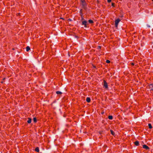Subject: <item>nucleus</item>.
<instances>
[{
  "instance_id": "obj_1",
  "label": "nucleus",
  "mask_w": 153,
  "mask_h": 153,
  "mask_svg": "<svg viewBox=\"0 0 153 153\" xmlns=\"http://www.w3.org/2000/svg\"><path fill=\"white\" fill-rule=\"evenodd\" d=\"M120 21V19H118L115 21V25L116 27H117L118 26V24L119 22Z\"/></svg>"
},
{
  "instance_id": "obj_2",
  "label": "nucleus",
  "mask_w": 153,
  "mask_h": 153,
  "mask_svg": "<svg viewBox=\"0 0 153 153\" xmlns=\"http://www.w3.org/2000/svg\"><path fill=\"white\" fill-rule=\"evenodd\" d=\"M87 24H88V23H87V22L86 21L84 20L82 22V25H84L85 27H87Z\"/></svg>"
},
{
  "instance_id": "obj_3",
  "label": "nucleus",
  "mask_w": 153,
  "mask_h": 153,
  "mask_svg": "<svg viewBox=\"0 0 153 153\" xmlns=\"http://www.w3.org/2000/svg\"><path fill=\"white\" fill-rule=\"evenodd\" d=\"M104 82V86L105 87V88H108V84L106 81L105 80H103Z\"/></svg>"
},
{
  "instance_id": "obj_4",
  "label": "nucleus",
  "mask_w": 153,
  "mask_h": 153,
  "mask_svg": "<svg viewBox=\"0 0 153 153\" xmlns=\"http://www.w3.org/2000/svg\"><path fill=\"white\" fill-rule=\"evenodd\" d=\"M143 148L146 150H149L150 149L146 145H143Z\"/></svg>"
},
{
  "instance_id": "obj_5",
  "label": "nucleus",
  "mask_w": 153,
  "mask_h": 153,
  "mask_svg": "<svg viewBox=\"0 0 153 153\" xmlns=\"http://www.w3.org/2000/svg\"><path fill=\"white\" fill-rule=\"evenodd\" d=\"M147 87L148 88L151 89V90H153V84H151L150 85L147 86Z\"/></svg>"
},
{
  "instance_id": "obj_6",
  "label": "nucleus",
  "mask_w": 153,
  "mask_h": 153,
  "mask_svg": "<svg viewBox=\"0 0 153 153\" xmlns=\"http://www.w3.org/2000/svg\"><path fill=\"white\" fill-rule=\"evenodd\" d=\"M134 144L137 146H138L139 145V142L137 141L134 142Z\"/></svg>"
},
{
  "instance_id": "obj_7",
  "label": "nucleus",
  "mask_w": 153,
  "mask_h": 153,
  "mask_svg": "<svg viewBox=\"0 0 153 153\" xmlns=\"http://www.w3.org/2000/svg\"><path fill=\"white\" fill-rule=\"evenodd\" d=\"M86 101L88 102H90L91 101V99L89 97H88L86 98Z\"/></svg>"
},
{
  "instance_id": "obj_8",
  "label": "nucleus",
  "mask_w": 153,
  "mask_h": 153,
  "mask_svg": "<svg viewBox=\"0 0 153 153\" xmlns=\"http://www.w3.org/2000/svg\"><path fill=\"white\" fill-rule=\"evenodd\" d=\"M31 122V119L30 118H28V120L27 121V122L28 123H30Z\"/></svg>"
},
{
  "instance_id": "obj_9",
  "label": "nucleus",
  "mask_w": 153,
  "mask_h": 153,
  "mask_svg": "<svg viewBox=\"0 0 153 153\" xmlns=\"http://www.w3.org/2000/svg\"><path fill=\"white\" fill-rule=\"evenodd\" d=\"M110 132H111V134L113 135H114L115 134L114 133V131L112 130H110Z\"/></svg>"
},
{
  "instance_id": "obj_10",
  "label": "nucleus",
  "mask_w": 153,
  "mask_h": 153,
  "mask_svg": "<svg viewBox=\"0 0 153 153\" xmlns=\"http://www.w3.org/2000/svg\"><path fill=\"white\" fill-rule=\"evenodd\" d=\"M35 151L36 152H39V148L38 147H36L35 149Z\"/></svg>"
},
{
  "instance_id": "obj_11",
  "label": "nucleus",
  "mask_w": 153,
  "mask_h": 153,
  "mask_svg": "<svg viewBox=\"0 0 153 153\" xmlns=\"http://www.w3.org/2000/svg\"><path fill=\"white\" fill-rule=\"evenodd\" d=\"M88 22L90 24H92L94 23L93 21L91 19L88 20Z\"/></svg>"
},
{
  "instance_id": "obj_12",
  "label": "nucleus",
  "mask_w": 153,
  "mask_h": 153,
  "mask_svg": "<svg viewBox=\"0 0 153 153\" xmlns=\"http://www.w3.org/2000/svg\"><path fill=\"white\" fill-rule=\"evenodd\" d=\"M26 51H29V50H30V47L28 46H27L26 48Z\"/></svg>"
},
{
  "instance_id": "obj_13",
  "label": "nucleus",
  "mask_w": 153,
  "mask_h": 153,
  "mask_svg": "<svg viewBox=\"0 0 153 153\" xmlns=\"http://www.w3.org/2000/svg\"><path fill=\"white\" fill-rule=\"evenodd\" d=\"M56 93L57 94H62V93L59 91H57L56 92Z\"/></svg>"
},
{
  "instance_id": "obj_14",
  "label": "nucleus",
  "mask_w": 153,
  "mask_h": 153,
  "mask_svg": "<svg viewBox=\"0 0 153 153\" xmlns=\"http://www.w3.org/2000/svg\"><path fill=\"white\" fill-rule=\"evenodd\" d=\"M108 118L110 120H112L113 119V116L111 115L108 116Z\"/></svg>"
},
{
  "instance_id": "obj_15",
  "label": "nucleus",
  "mask_w": 153,
  "mask_h": 153,
  "mask_svg": "<svg viewBox=\"0 0 153 153\" xmlns=\"http://www.w3.org/2000/svg\"><path fill=\"white\" fill-rule=\"evenodd\" d=\"M148 126L149 127V128L150 129H151L152 128V126L151 125V124L150 123H149L148 124Z\"/></svg>"
},
{
  "instance_id": "obj_16",
  "label": "nucleus",
  "mask_w": 153,
  "mask_h": 153,
  "mask_svg": "<svg viewBox=\"0 0 153 153\" xmlns=\"http://www.w3.org/2000/svg\"><path fill=\"white\" fill-rule=\"evenodd\" d=\"M33 120L35 123H36L37 122L36 118V117L33 118Z\"/></svg>"
},
{
  "instance_id": "obj_17",
  "label": "nucleus",
  "mask_w": 153,
  "mask_h": 153,
  "mask_svg": "<svg viewBox=\"0 0 153 153\" xmlns=\"http://www.w3.org/2000/svg\"><path fill=\"white\" fill-rule=\"evenodd\" d=\"M80 15H81V16H82V9H81L80 11Z\"/></svg>"
},
{
  "instance_id": "obj_18",
  "label": "nucleus",
  "mask_w": 153,
  "mask_h": 153,
  "mask_svg": "<svg viewBox=\"0 0 153 153\" xmlns=\"http://www.w3.org/2000/svg\"><path fill=\"white\" fill-rule=\"evenodd\" d=\"M106 62L107 63H110V61H109V60H106Z\"/></svg>"
},
{
  "instance_id": "obj_19",
  "label": "nucleus",
  "mask_w": 153,
  "mask_h": 153,
  "mask_svg": "<svg viewBox=\"0 0 153 153\" xmlns=\"http://www.w3.org/2000/svg\"><path fill=\"white\" fill-rule=\"evenodd\" d=\"M111 5L113 7H114L115 6V4L114 3H112Z\"/></svg>"
},
{
  "instance_id": "obj_20",
  "label": "nucleus",
  "mask_w": 153,
  "mask_h": 153,
  "mask_svg": "<svg viewBox=\"0 0 153 153\" xmlns=\"http://www.w3.org/2000/svg\"><path fill=\"white\" fill-rule=\"evenodd\" d=\"M81 2L82 3H84L85 2V1L84 0H81Z\"/></svg>"
},
{
  "instance_id": "obj_21",
  "label": "nucleus",
  "mask_w": 153,
  "mask_h": 153,
  "mask_svg": "<svg viewBox=\"0 0 153 153\" xmlns=\"http://www.w3.org/2000/svg\"><path fill=\"white\" fill-rule=\"evenodd\" d=\"M85 3H82V5L83 6V7H85Z\"/></svg>"
},
{
  "instance_id": "obj_22",
  "label": "nucleus",
  "mask_w": 153,
  "mask_h": 153,
  "mask_svg": "<svg viewBox=\"0 0 153 153\" xmlns=\"http://www.w3.org/2000/svg\"><path fill=\"white\" fill-rule=\"evenodd\" d=\"M111 0H107V2L108 3H110L111 2Z\"/></svg>"
},
{
  "instance_id": "obj_23",
  "label": "nucleus",
  "mask_w": 153,
  "mask_h": 153,
  "mask_svg": "<svg viewBox=\"0 0 153 153\" xmlns=\"http://www.w3.org/2000/svg\"><path fill=\"white\" fill-rule=\"evenodd\" d=\"M131 64L132 66H134V64L133 63H131Z\"/></svg>"
},
{
  "instance_id": "obj_24",
  "label": "nucleus",
  "mask_w": 153,
  "mask_h": 153,
  "mask_svg": "<svg viewBox=\"0 0 153 153\" xmlns=\"http://www.w3.org/2000/svg\"><path fill=\"white\" fill-rule=\"evenodd\" d=\"M147 27H150V26L148 25H147Z\"/></svg>"
},
{
  "instance_id": "obj_25",
  "label": "nucleus",
  "mask_w": 153,
  "mask_h": 153,
  "mask_svg": "<svg viewBox=\"0 0 153 153\" xmlns=\"http://www.w3.org/2000/svg\"><path fill=\"white\" fill-rule=\"evenodd\" d=\"M102 132H103V131H101L100 132V134H101L102 133Z\"/></svg>"
},
{
  "instance_id": "obj_26",
  "label": "nucleus",
  "mask_w": 153,
  "mask_h": 153,
  "mask_svg": "<svg viewBox=\"0 0 153 153\" xmlns=\"http://www.w3.org/2000/svg\"><path fill=\"white\" fill-rule=\"evenodd\" d=\"M98 48H99L100 49V48H101V47L100 46H98Z\"/></svg>"
},
{
  "instance_id": "obj_27",
  "label": "nucleus",
  "mask_w": 153,
  "mask_h": 153,
  "mask_svg": "<svg viewBox=\"0 0 153 153\" xmlns=\"http://www.w3.org/2000/svg\"><path fill=\"white\" fill-rule=\"evenodd\" d=\"M82 17V20H83L84 19V18L83 17H82V16H81Z\"/></svg>"
},
{
  "instance_id": "obj_28",
  "label": "nucleus",
  "mask_w": 153,
  "mask_h": 153,
  "mask_svg": "<svg viewBox=\"0 0 153 153\" xmlns=\"http://www.w3.org/2000/svg\"><path fill=\"white\" fill-rule=\"evenodd\" d=\"M93 67L94 68H96V66L94 65H93Z\"/></svg>"
},
{
  "instance_id": "obj_29",
  "label": "nucleus",
  "mask_w": 153,
  "mask_h": 153,
  "mask_svg": "<svg viewBox=\"0 0 153 153\" xmlns=\"http://www.w3.org/2000/svg\"><path fill=\"white\" fill-rule=\"evenodd\" d=\"M4 79H5V78H3V80H4Z\"/></svg>"
},
{
  "instance_id": "obj_30",
  "label": "nucleus",
  "mask_w": 153,
  "mask_h": 153,
  "mask_svg": "<svg viewBox=\"0 0 153 153\" xmlns=\"http://www.w3.org/2000/svg\"><path fill=\"white\" fill-rule=\"evenodd\" d=\"M1 83H3V82H1Z\"/></svg>"
},
{
  "instance_id": "obj_31",
  "label": "nucleus",
  "mask_w": 153,
  "mask_h": 153,
  "mask_svg": "<svg viewBox=\"0 0 153 153\" xmlns=\"http://www.w3.org/2000/svg\"><path fill=\"white\" fill-rule=\"evenodd\" d=\"M14 48H13V50H14Z\"/></svg>"
}]
</instances>
